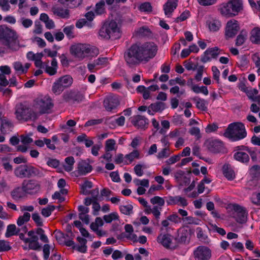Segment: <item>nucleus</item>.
<instances>
[{
    "label": "nucleus",
    "mask_w": 260,
    "mask_h": 260,
    "mask_svg": "<svg viewBox=\"0 0 260 260\" xmlns=\"http://www.w3.org/2000/svg\"><path fill=\"white\" fill-rule=\"evenodd\" d=\"M157 47L153 43H136L124 53V58L129 65H135L140 62L148 61L156 54Z\"/></svg>",
    "instance_id": "f257e3e1"
},
{
    "label": "nucleus",
    "mask_w": 260,
    "mask_h": 260,
    "mask_svg": "<svg viewBox=\"0 0 260 260\" xmlns=\"http://www.w3.org/2000/svg\"><path fill=\"white\" fill-rule=\"evenodd\" d=\"M0 39L3 40L4 44L13 51L19 48V42L16 32L6 25H0Z\"/></svg>",
    "instance_id": "f03ea898"
},
{
    "label": "nucleus",
    "mask_w": 260,
    "mask_h": 260,
    "mask_svg": "<svg viewBox=\"0 0 260 260\" xmlns=\"http://www.w3.org/2000/svg\"><path fill=\"white\" fill-rule=\"evenodd\" d=\"M99 35L106 39H118L121 35L120 26L114 20L106 21L100 29Z\"/></svg>",
    "instance_id": "7ed1b4c3"
},
{
    "label": "nucleus",
    "mask_w": 260,
    "mask_h": 260,
    "mask_svg": "<svg viewBox=\"0 0 260 260\" xmlns=\"http://www.w3.org/2000/svg\"><path fill=\"white\" fill-rule=\"evenodd\" d=\"M224 136L232 141H237L245 138L247 133L242 123L234 122L228 126Z\"/></svg>",
    "instance_id": "20e7f679"
},
{
    "label": "nucleus",
    "mask_w": 260,
    "mask_h": 260,
    "mask_svg": "<svg viewBox=\"0 0 260 260\" xmlns=\"http://www.w3.org/2000/svg\"><path fill=\"white\" fill-rule=\"evenodd\" d=\"M243 9L241 0H231L226 3L222 4L219 9L222 15L231 17L237 15Z\"/></svg>",
    "instance_id": "39448f33"
},
{
    "label": "nucleus",
    "mask_w": 260,
    "mask_h": 260,
    "mask_svg": "<svg viewBox=\"0 0 260 260\" xmlns=\"http://www.w3.org/2000/svg\"><path fill=\"white\" fill-rule=\"evenodd\" d=\"M15 114L18 120L27 121L29 120H36L38 118V113L31 109L29 107L24 103H19L16 106Z\"/></svg>",
    "instance_id": "423d86ee"
},
{
    "label": "nucleus",
    "mask_w": 260,
    "mask_h": 260,
    "mask_svg": "<svg viewBox=\"0 0 260 260\" xmlns=\"http://www.w3.org/2000/svg\"><path fill=\"white\" fill-rule=\"evenodd\" d=\"M53 107L52 100L49 97L37 98L34 101L32 107L38 116L44 114H48L51 112Z\"/></svg>",
    "instance_id": "0eeeda50"
},
{
    "label": "nucleus",
    "mask_w": 260,
    "mask_h": 260,
    "mask_svg": "<svg viewBox=\"0 0 260 260\" xmlns=\"http://www.w3.org/2000/svg\"><path fill=\"white\" fill-rule=\"evenodd\" d=\"M14 173L16 176L21 178H29L32 176H43V174L37 168L27 165L20 166L15 170Z\"/></svg>",
    "instance_id": "6e6552de"
},
{
    "label": "nucleus",
    "mask_w": 260,
    "mask_h": 260,
    "mask_svg": "<svg viewBox=\"0 0 260 260\" xmlns=\"http://www.w3.org/2000/svg\"><path fill=\"white\" fill-rule=\"evenodd\" d=\"M91 49L88 45L78 43L72 45L70 50L73 55L80 59H82L86 55L90 53Z\"/></svg>",
    "instance_id": "1a4fd4ad"
},
{
    "label": "nucleus",
    "mask_w": 260,
    "mask_h": 260,
    "mask_svg": "<svg viewBox=\"0 0 260 260\" xmlns=\"http://www.w3.org/2000/svg\"><path fill=\"white\" fill-rule=\"evenodd\" d=\"M150 202L153 205H158L154 206L152 209L149 208V211H148V213H152L153 214L157 220L156 223L158 224L161 207L165 205V200L160 197L155 196L150 199Z\"/></svg>",
    "instance_id": "9d476101"
},
{
    "label": "nucleus",
    "mask_w": 260,
    "mask_h": 260,
    "mask_svg": "<svg viewBox=\"0 0 260 260\" xmlns=\"http://www.w3.org/2000/svg\"><path fill=\"white\" fill-rule=\"evenodd\" d=\"M195 260H209L211 257V251L207 247L200 246L193 252Z\"/></svg>",
    "instance_id": "9b49d317"
},
{
    "label": "nucleus",
    "mask_w": 260,
    "mask_h": 260,
    "mask_svg": "<svg viewBox=\"0 0 260 260\" xmlns=\"http://www.w3.org/2000/svg\"><path fill=\"white\" fill-rule=\"evenodd\" d=\"M120 104L118 96L114 94H110L106 96L104 101V106L108 111L116 109Z\"/></svg>",
    "instance_id": "f8f14e48"
},
{
    "label": "nucleus",
    "mask_w": 260,
    "mask_h": 260,
    "mask_svg": "<svg viewBox=\"0 0 260 260\" xmlns=\"http://www.w3.org/2000/svg\"><path fill=\"white\" fill-rule=\"evenodd\" d=\"M239 29L240 27L237 20H232L228 21L225 32L226 39L233 38L238 33Z\"/></svg>",
    "instance_id": "ddd939ff"
},
{
    "label": "nucleus",
    "mask_w": 260,
    "mask_h": 260,
    "mask_svg": "<svg viewBox=\"0 0 260 260\" xmlns=\"http://www.w3.org/2000/svg\"><path fill=\"white\" fill-rule=\"evenodd\" d=\"M234 216L236 221L240 223L246 222L247 219V213L246 210L243 207L238 205H233Z\"/></svg>",
    "instance_id": "4468645a"
},
{
    "label": "nucleus",
    "mask_w": 260,
    "mask_h": 260,
    "mask_svg": "<svg viewBox=\"0 0 260 260\" xmlns=\"http://www.w3.org/2000/svg\"><path fill=\"white\" fill-rule=\"evenodd\" d=\"M63 99L67 102L79 103L83 100L84 95L79 91L71 90L63 93Z\"/></svg>",
    "instance_id": "2eb2a0df"
},
{
    "label": "nucleus",
    "mask_w": 260,
    "mask_h": 260,
    "mask_svg": "<svg viewBox=\"0 0 260 260\" xmlns=\"http://www.w3.org/2000/svg\"><path fill=\"white\" fill-rule=\"evenodd\" d=\"M157 240L167 248L174 249L178 246L176 242H173L171 239V236L168 234H160L157 237Z\"/></svg>",
    "instance_id": "dca6fc26"
},
{
    "label": "nucleus",
    "mask_w": 260,
    "mask_h": 260,
    "mask_svg": "<svg viewBox=\"0 0 260 260\" xmlns=\"http://www.w3.org/2000/svg\"><path fill=\"white\" fill-rule=\"evenodd\" d=\"M220 51V49L217 47L208 48L204 52V56L201 58V61L205 63L210 61L211 58H216Z\"/></svg>",
    "instance_id": "f3484780"
},
{
    "label": "nucleus",
    "mask_w": 260,
    "mask_h": 260,
    "mask_svg": "<svg viewBox=\"0 0 260 260\" xmlns=\"http://www.w3.org/2000/svg\"><path fill=\"white\" fill-rule=\"evenodd\" d=\"M22 187L26 193H33L39 190L40 185L36 181L29 180L28 181H24Z\"/></svg>",
    "instance_id": "a211bd4d"
},
{
    "label": "nucleus",
    "mask_w": 260,
    "mask_h": 260,
    "mask_svg": "<svg viewBox=\"0 0 260 260\" xmlns=\"http://www.w3.org/2000/svg\"><path fill=\"white\" fill-rule=\"evenodd\" d=\"M205 144L208 149L213 153L220 152L223 147L222 143L216 140H208Z\"/></svg>",
    "instance_id": "6ab92c4d"
},
{
    "label": "nucleus",
    "mask_w": 260,
    "mask_h": 260,
    "mask_svg": "<svg viewBox=\"0 0 260 260\" xmlns=\"http://www.w3.org/2000/svg\"><path fill=\"white\" fill-rule=\"evenodd\" d=\"M133 124L138 128H145L148 124V120L145 116L136 115L131 121Z\"/></svg>",
    "instance_id": "aec40b11"
},
{
    "label": "nucleus",
    "mask_w": 260,
    "mask_h": 260,
    "mask_svg": "<svg viewBox=\"0 0 260 260\" xmlns=\"http://www.w3.org/2000/svg\"><path fill=\"white\" fill-rule=\"evenodd\" d=\"M165 108V103L157 102L151 104L148 107V113L149 115H153L155 113L162 112Z\"/></svg>",
    "instance_id": "412c9836"
},
{
    "label": "nucleus",
    "mask_w": 260,
    "mask_h": 260,
    "mask_svg": "<svg viewBox=\"0 0 260 260\" xmlns=\"http://www.w3.org/2000/svg\"><path fill=\"white\" fill-rule=\"evenodd\" d=\"M190 240V233L187 229H181L178 230V235L175 241L179 243L188 242Z\"/></svg>",
    "instance_id": "4be33fe9"
},
{
    "label": "nucleus",
    "mask_w": 260,
    "mask_h": 260,
    "mask_svg": "<svg viewBox=\"0 0 260 260\" xmlns=\"http://www.w3.org/2000/svg\"><path fill=\"white\" fill-rule=\"evenodd\" d=\"M177 0H168L164 5L165 14L169 17L177 6Z\"/></svg>",
    "instance_id": "5701e85b"
},
{
    "label": "nucleus",
    "mask_w": 260,
    "mask_h": 260,
    "mask_svg": "<svg viewBox=\"0 0 260 260\" xmlns=\"http://www.w3.org/2000/svg\"><path fill=\"white\" fill-rule=\"evenodd\" d=\"M92 169V166L84 160H82L78 163V172L80 175H84L90 172Z\"/></svg>",
    "instance_id": "b1692460"
},
{
    "label": "nucleus",
    "mask_w": 260,
    "mask_h": 260,
    "mask_svg": "<svg viewBox=\"0 0 260 260\" xmlns=\"http://www.w3.org/2000/svg\"><path fill=\"white\" fill-rule=\"evenodd\" d=\"M250 41L255 44H260V28L255 27L250 32Z\"/></svg>",
    "instance_id": "393cba45"
},
{
    "label": "nucleus",
    "mask_w": 260,
    "mask_h": 260,
    "mask_svg": "<svg viewBox=\"0 0 260 260\" xmlns=\"http://www.w3.org/2000/svg\"><path fill=\"white\" fill-rule=\"evenodd\" d=\"M0 120L1 122V131L3 134H5L7 133V129L9 130L13 127L12 122L6 117L0 118Z\"/></svg>",
    "instance_id": "a878e982"
},
{
    "label": "nucleus",
    "mask_w": 260,
    "mask_h": 260,
    "mask_svg": "<svg viewBox=\"0 0 260 260\" xmlns=\"http://www.w3.org/2000/svg\"><path fill=\"white\" fill-rule=\"evenodd\" d=\"M234 158L242 163H248L249 161V155L243 151H238L234 154Z\"/></svg>",
    "instance_id": "bb28decb"
},
{
    "label": "nucleus",
    "mask_w": 260,
    "mask_h": 260,
    "mask_svg": "<svg viewBox=\"0 0 260 260\" xmlns=\"http://www.w3.org/2000/svg\"><path fill=\"white\" fill-rule=\"evenodd\" d=\"M52 11L54 15L65 18L69 16V11L68 9H63L62 8L53 7L52 8Z\"/></svg>",
    "instance_id": "cd10ccee"
},
{
    "label": "nucleus",
    "mask_w": 260,
    "mask_h": 260,
    "mask_svg": "<svg viewBox=\"0 0 260 260\" xmlns=\"http://www.w3.org/2000/svg\"><path fill=\"white\" fill-rule=\"evenodd\" d=\"M222 172L224 176L228 180H233L235 177V174L229 165H224L222 168Z\"/></svg>",
    "instance_id": "c85d7f7f"
},
{
    "label": "nucleus",
    "mask_w": 260,
    "mask_h": 260,
    "mask_svg": "<svg viewBox=\"0 0 260 260\" xmlns=\"http://www.w3.org/2000/svg\"><path fill=\"white\" fill-rule=\"evenodd\" d=\"M192 100L196 103V107L198 109L203 111L207 110L206 106L207 102L206 101L199 97H194Z\"/></svg>",
    "instance_id": "c756f323"
},
{
    "label": "nucleus",
    "mask_w": 260,
    "mask_h": 260,
    "mask_svg": "<svg viewBox=\"0 0 260 260\" xmlns=\"http://www.w3.org/2000/svg\"><path fill=\"white\" fill-rule=\"evenodd\" d=\"M25 193L22 187H17L11 191V194L13 199L18 200L23 198L25 196Z\"/></svg>",
    "instance_id": "7c9ffc66"
},
{
    "label": "nucleus",
    "mask_w": 260,
    "mask_h": 260,
    "mask_svg": "<svg viewBox=\"0 0 260 260\" xmlns=\"http://www.w3.org/2000/svg\"><path fill=\"white\" fill-rule=\"evenodd\" d=\"M59 2L64 5L67 6L70 8H74L80 6L82 0H58Z\"/></svg>",
    "instance_id": "2f4dec72"
},
{
    "label": "nucleus",
    "mask_w": 260,
    "mask_h": 260,
    "mask_svg": "<svg viewBox=\"0 0 260 260\" xmlns=\"http://www.w3.org/2000/svg\"><path fill=\"white\" fill-rule=\"evenodd\" d=\"M65 87L61 84L60 82L59 81V80L57 79L54 83L52 86V92L56 94H60L64 89Z\"/></svg>",
    "instance_id": "473e14b6"
},
{
    "label": "nucleus",
    "mask_w": 260,
    "mask_h": 260,
    "mask_svg": "<svg viewBox=\"0 0 260 260\" xmlns=\"http://www.w3.org/2000/svg\"><path fill=\"white\" fill-rule=\"evenodd\" d=\"M151 31L147 26H142L136 31L137 35L141 37H148L151 36Z\"/></svg>",
    "instance_id": "72a5a7b5"
},
{
    "label": "nucleus",
    "mask_w": 260,
    "mask_h": 260,
    "mask_svg": "<svg viewBox=\"0 0 260 260\" xmlns=\"http://www.w3.org/2000/svg\"><path fill=\"white\" fill-rule=\"evenodd\" d=\"M139 10L141 12L150 13L152 11V7L149 2H144L141 4L138 7Z\"/></svg>",
    "instance_id": "f704fd0d"
},
{
    "label": "nucleus",
    "mask_w": 260,
    "mask_h": 260,
    "mask_svg": "<svg viewBox=\"0 0 260 260\" xmlns=\"http://www.w3.org/2000/svg\"><path fill=\"white\" fill-rule=\"evenodd\" d=\"M19 232H20V229H17L15 224H10L7 227L6 237H10L13 235L18 234Z\"/></svg>",
    "instance_id": "c9c22d12"
},
{
    "label": "nucleus",
    "mask_w": 260,
    "mask_h": 260,
    "mask_svg": "<svg viewBox=\"0 0 260 260\" xmlns=\"http://www.w3.org/2000/svg\"><path fill=\"white\" fill-rule=\"evenodd\" d=\"M58 79L65 88L69 87L70 85H71L73 82L72 78L69 75L64 76Z\"/></svg>",
    "instance_id": "e433bc0d"
},
{
    "label": "nucleus",
    "mask_w": 260,
    "mask_h": 260,
    "mask_svg": "<svg viewBox=\"0 0 260 260\" xmlns=\"http://www.w3.org/2000/svg\"><path fill=\"white\" fill-rule=\"evenodd\" d=\"M66 165L63 166L64 169L67 172H70L73 170V166L75 162L74 158L73 156H69L65 159Z\"/></svg>",
    "instance_id": "4c0bfd02"
},
{
    "label": "nucleus",
    "mask_w": 260,
    "mask_h": 260,
    "mask_svg": "<svg viewBox=\"0 0 260 260\" xmlns=\"http://www.w3.org/2000/svg\"><path fill=\"white\" fill-rule=\"evenodd\" d=\"M250 174L253 178H259L260 177V166L254 165L249 170Z\"/></svg>",
    "instance_id": "58836bf2"
},
{
    "label": "nucleus",
    "mask_w": 260,
    "mask_h": 260,
    "mask_svg": "<svg viewBox=\"0 0 260 260\" xmlns=\"http://www.w3.org/2000/svg\"><path fill=\"white\" fill-rule=\"evenodd\" d=\"M30 218V214L28 212H25L22 216H20L18 218L17 223L19 226H21L25 223L28 221Z\"/></svg>",
    "instance_id": "ea45409f"
},
{
    "label": "nucleus",
    "mask_w": 260,
    "mask_h": 260,
    "mask_svg": "<svg viewBox=\"0 0 260 260\" xmlns=\"http://www.w3.org/2000/svg\"><path fill=\"white\" fill-rule=\"evenodd\" d=\"M246 32L242 30L240 34L237 36L236 40V46H241L243 45L246 40Z\"/></svg>",
    "instance_id": "a19ab883"
},
{
    "label": "nucleus",
    "mask_w": 260,
    "mask_h": 260,
    "mask_svg": "<svg viewBox=\"0 0 260 260\" xmlns=\"http://www.w3.org/2000/svg\"><path fill=\"white\" fill-rule=\"evenodd\" d=\"M92 187V182L89 181H86L83 184L81 185V193L85 195L90 194L89 191L87 189H90Z\"/></svg>",
    "instance_id": "79ce46f5"
},
{
    "label": "nucleus",
    "mask_w": 260,
    "mask_h": 260,
    "mask_svg": "<svg viewBox=\"0 0 260 260\" xmlns=\"http://www.w3.org/2000/svg\"><path fill=\"white\" fill-rule=\"evenodd\" d=\"M55 209V206L53 205H48L46 208H43L41 210L42 215L45 217H49L52 212Z\"/></svg>",
    "instance_id": "37998d69"
},
{
    "label": "nucleus",
    "mask_w": 260,
    "mask_h": 260,
    "mask_svg": "<svg viewBox=\"0 0 260 260\" xmlns=\"http://www.w3.org/2000/svg\"><path fill=\"white\" fill-rule=\"evenodd\" d=\"M191 89L196 93L201 92L206 95L208 94V90L206 86H202L201 87H199L197 85H193Z\"/></svg>",
    "instance_id": "c03bdc74"
},
{
    "label": "nucleus",
    "mask_w": 260,
    "mask_h": 260,
    "mask_svg": "<svg viewBox=\"0 0 260 260\" xmlns=\"http://www.w3.org/2000/svg\"><path fill=\"white\" fill-rule=\"evenodd\" d=\"M238 148L239 150H244L247 151L250 154L251 158L253 161H256L257 160V155L254 151L252 150L248 147L244 146H241L240 147H238Z\"/></svg>",
    "instance_id": "a18cd8bd"
},
{
    "label": "nucleus",
    "mask_w": 260,
    "mask_h": 260,
    "mask_svg": "<svg viewBox=\"0 0 260 260\" xmlns=\"http://www.w3.org/2000/svg\"><path fill=\"white\" fill-rule=\"evenodd\" d=\"M140 156V153L138 150H134L133 151L131 152L130 153L126 154L125 156V158H126L127 160H129V162H132L135 159L139 158Z\"/></svg>",
    "instance_id": "49530a36"
},
{
    "label": "nucleus",
    "mask_w": 260,
    "mask_h": 260,
    "mask_svg": "<svg viewBox=\"0 0 260 260\" xmlns=\"http://www.w3.org/2000/svg\"><path fill=\"white\" fill-rule=\"evenodd\" d=\"M13 66L15 71L19 74H23L26 73V69H24V67L21 62H15L13 64Z\"/></svg>",
    "instance_id": "de8ad7c7"
},
{
    "label": "nucleus",
    "mask_w": 260,
    "mask_h": 260,
    "mask_svg": "<svg viewBox=\"0 0 260 260\" xmlns=\"http://www.w3.org/2000/svg\"><path fill=\"white\" fill-rule=\"evenodd\" d=\"M55 237L56 240L60 244H63L65 242V234L59 231H55Z\"/></svg>",
    "instance_id": "09e8293b"
},
{
    "label": "nucleus",
    "mask_w": 260,
    "mask_h": 260,
    "mask_svg": "<svg viewBox=\"0 0 260 260\" xmlns=\"http://www.w3.org/2000/svg\"><path fill=\"white\" fill-rule=\"evenodd\" d=\"M32 219L38 226H43V220L38 213L35 212L32 214Z\"/></svg>",
    "instance_id": "8fccbe9b"
},
{
    "label": "nucleus",
    "mask_w": 260,
    "mask_h": 260,
    "mask_svg": "<svg viewBox=\"0 0 260 260\" xmlns=\"http://www.w3.org/2000/svg\"><path fill=\"white\" fill-rule=\"evenodd\" d=\"M105 3L104 1H101L95 6V12L97 14H102L105 12Z\"/></svg>",
    "instance_id": "3c124183"
},
{
    "label": "nucleus",
    "mask_w": 260,
    "mask_h": 260,
    "mask_svg": "<svg viewBox=\"0 0 260 260\" xmlns=\"http://www.w3.org/2000/svg\"><path fill=\"white\" fill-rule=\"evenodd\" d=\"M103 218L107 223H110L113 220L118 219L119 216L116 212L112 213L109 215H105Z\"/></svg>",
    "instance_id": "603ef678"
},
{
    "label": "nucleus",
    "mask_w": 260,
    "mask_h": 260,
    "mask_svg": "<svg viewBox=\"0 0 260 260\" xmlns=\"http://www.w3.org/2000/svg\"><path fill=\"white\" fill-rule=\"evenodd\" d=\"M74 28V26L73 25H70L66 26L63 29V32L69 39H72L74 37L73 32Z\"/></svg>",
    "instance_id": "864d4df0"
},
{
    "label": "nucleus",
    "mask_w": 260,
    "mask_h": 260,
    "mask_svg": "<svg viewBox=\"0 0 260 260\" xmlns=\"http://www.w3.org/2000/svg\"><path fill=\"white\" fill-rule=\"evenodd\" d=\"M133 208V206L131 205L121 206L120 207V210L124 214L129 215L132 211Z\"/></svg>",
    "instance_id": "5fc2aeb1"
},
{
    "label": "nucleus",
    "mask_w": 260,
    "mask_h": 260,
    "mask_svg": "<svg viewBox=\"0 0 260 260\" xmlns=\"http://www.w3.org/2000/svg\"><path fill=\"white\" fill-rule=\"evenodd\" d=\"M115 141L113 139H109L106 142V151H112L115 149Z\"/></svg>",
    "instance_id": "6e6d98bb"
},
{
    "label": "nucleus",
    "mask_w": 260,
    "mask_h": 260,
    "mask_svg": "<svg viewBox=\"0 0 260 260\" xmlns=\"http://www.w3.org/2000/svg\"><path fill=\"white\" fill-rule=\"evenodd\" d=\"M45 72L50 75H54L56 73V68L53 67H50L48 65V62H44Z\"/></svg>",
    "instance_id": "4d7b16f0"
},
{
    "label": "nucleus",
    "mask_w": 260,
    "mask_h": 260,
    "mask_svg": "<svg viewBox=\"0 0 260 260\" xmlns=\"http://www.w3.org/2000/svg\"><path fill=\"white\" fill-rule=\"evenodd\" d=\"M126 238L127 239L131 240L133 242L137 241V236L136 235H127L124 233H121L119 236L117 237L118 239H121Z\"/></svg>",
    "instance_id": "13d9d810"
},
{
    "label": "nucleus",
    "mask_w": 260,
    "mask_h": 260,
    "mask_svg": "<svg viewBox=\"0 0 260 260\" xmlns=\"http://www.w3.org/2000/svg\"><path fill=\"white\" fill-rule=\"evenodd\" d=\"M182 220L184 221H186L187 224H199V220L198 219L193 217L192 216H186L184 218H182Z\"/></svg>",
    "instance_id": "bf43d9fd"
},
{
    "label": "nucleus",
    "mask_w": 260,
    "mask_h": 260,
    "mask_svg": "<svg viewBox=\"0 0 260 260\" xmlns=\"http://www.w3.org/2000/svg\"><path fill=\"white\" fill-rule=\"evenodd\" d=\"M179 196L172 197L170 196L168 197V199L167 201V203L169 205H172L179 204Z\"/></svg>",
    "instance_id": "052dcab7"
},
{
    "label": "nucleus",
    "mask_w": 260,
    "mask_h": 260,
    "mask_svg": "<svg viewBox=\"0 0 260 260\" xmlns=\"http://www.w3.org/2000/svg\"><path fill=\"white\" fill-rule=\"evenodd\" d=\"M212 71L213 72V78L216 80L218 84L219 83V75L220 72L216 67L213 66L212 67Z\"/></svg>",
    "instance_id": "680f3d73"
},
{
    "label": "nucleus",
    "mask_w": 260,
    "mask_h": 260,
    "mask_svg": "<svg viewBox=\"0 0 260 260\" xmlns=\"http://www.w3.org/2000/svg\"><path fill=\"white\" fill-rule=\"evenodd\" d=\"M181 158L180 154L173 155L169 158L166 161L168 165H172L179 161Z\"/></svg>",
    "instance_id": "e2e57ef3"
},
{
    "label": "nucleus",
    "mask_w": 260,
    "mask_h": 260,
    "mask_svg": "<svg viewBox=\"0 0 260 260\" xmlns=\"http://www.w3.org/2000/svg\"><path fill=\"white\" fill-rule=\"evenodd\" d=\"M11 249L9 243L4 240H0V251H8Z\"/></svg>",
    "instance_id": "0e129e2a"
},
{
    "label": "nucleus",
    "mask_w": 260,
    "mask_h": 260,
    "mask_svg": "<svg viewBox=\"0 0 260 260\" xmlns=\"http://www.w3.org/2000/svg\"><path fill=\"white\" fill-rule=\"evenodd\" d=\"M179 87L178 86H175L172 87L170 89V92L173 94H178L177 96L180 97V96L184 93V90L180 91Z\"/></svg>",
    "instance_id": "69168bd1"
},
{
    "label": "nucleus",
    "mask_w": 260,
    "mask_h": 260,
    "mask_svg": "<svg viewBox=\"0 0 260 260\" xmlns=\"http://www.w3.org/2000/svg\"><path fill=\"white\" fill-rule=\"evenodd\" d=\"M103 122L102 119H92L88 120L85 124V126H90L94 125H97Z\"/></svg>",
    "instance_id": "338daca9"
},
{
    "label": "nucleus",
    "mask_w": 260,
    "mask_h": 260,
    "mask_svg": "<svg viewBox=\"0 0 260 260\" xmlns=\"http://www.w3.org/2000/svg\"><path fill=\"white\" fill-rule=\"evenodd\" d=\"M197 237L198 238L200 239L201 241L205 243H209V239L208 237L206 236L203 232L201 229H200L197 234Z\"/></svg>",
    "instance_id": "774afa93"
}]
</instances>
